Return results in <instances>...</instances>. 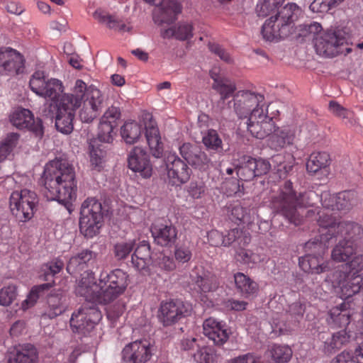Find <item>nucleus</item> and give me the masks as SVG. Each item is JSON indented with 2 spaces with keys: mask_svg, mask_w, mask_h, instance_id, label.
Instances as JSON below:
<instances>
[{
  "mask_svg": "<svg viewBox=\"0 0 363 363\" xmlns=\"http://www.w3.org/2000/svg\"><path fill=\"white\" fill-rule=\"evenodd\" d=\"M341 296L346 299L359 294L363 296V274L348 275L347 278L340 283Z\"/></svg>",
  "mask_w": 363,
  "mask_h": 363,
  "instance_id": "obj_30",
  "label": "nucleus"
},
{
  "mask_svg": "<svg viewBox=\"0 0 363 363\" xmlns=\"http://www.w3.org/2000/svg\"><path fill=\"white\" fill-rule=\"evenodd\" d=\"M128 167L139 173L144 178H149L152 173V167L147 152L140 147H135L128 158Z\"/></svg>",
  "mask_w": 363,
  "mask_h": 363,
  "instance_id": "obj_21",
  "label": "nucleus"
},
{
  "mask_svg": "<svg viewBox=\"0 0 363 363\" xmlns=\"http://www.w3.org/2000/svg\"><path fill=\"white\" fill-rule=\"evenodd\" d=\"M212 88L220 95L218 106H220V111L222 112L225 110L223 105L225 99L231 96L236 90L235 84L226 77L221 82H216V84H212Z\"/></svg>",
  "mask_w": 363,
  "mask_h": 363,
  "instance_id": "obj_43",
  "label": "nucleus"
},
{
  "mask_svg": "<svg viewBox=\"0 0 363 363\" xmlns=\"http://www.w3.org/2000/svg\"><path fill=\"white\" fill-rule=\"evenodd\" d=\"M155 347L147 340H140L128 344L122 351L125 363H145L154 354Z\"/></svg>",
  "mask_w": 363,
  "mask_h": 363,
  "instance_id": "obj_14",
  "label": "nucleus"
},
{
  "mask_svg": "<svg viewBox=\"0 0 363 363\" xmlns=\"http://www.w3.org/2000/svg\"><path fill=\"white\" fill-rule=\"evenodd\" d=\"M272 359L276 363H285L292 357V350L289 346L274 345L269 350Z\"/></svg>",
  "mask_w": 363,
  "mask_h": 363,
  "instance_id": "obj_50",
  "label": "nucleus"
},
{
  "mask_svg": "<svg viewBox=\"0 0 363 363\" xmlns=\"http://www.w3.org/2000/svg\"><path fill=\"white\" fill-rule=\"evenodd\" d=\"M141 133V125L135 121L125 122L121 128V137L127 144L135 143Z\"/></svg>",
  "mask_w": 363,
  "mask_h": 363,
  "instance_id": "obj_46",
  "label": "nucleus"
},
{
  "mask_svg": "<svg viewBox=\"0 0 363 363\" xmlns=\"http://www.w3.org/2000/svg\"><path fill=\"white\" fill-rule=\"evenodd\" d=\"M167 176L174 185L186 183L191 175V169L176 154H169L165 160Z\"/></svg>",
  "mask_w": 363,
  "mask_h": 363,
  "instance_id": "obj_18",
  "label": "nucleus"
},
{
  "mask_svg": "<svg viewBox=\"0 0 363 363\" xmlns=\"http://www.w3.org/2000/svg\"><path fill=\"white\" fill-rule=\"evenodd\" d=\"M279 6V3L273 0H260V2L257 5L256 11L259 16L266 17Z\"/></svg>",
  "mask_w": 363,
  "mask_h": 363,
  "instance_id": "obj_62",
  "label": "nucleus"
},
{
  "mask_svg": "<svg viewBox=\"0 0 363 363\" xmlns=\"http://www.w3.org/2000/svg\"><path fill=\"white\" fill-rule=\"evenodd\" d=\"M74 116L73 114L60 113L57 111V113L55 116L56 129L63 134L67 135L71 133L74 129L73 120Z\"/></svg>",
  "mask_w": 363,
  "mask_h": 363,
  "instance_id": "obj_48",
  "label": "nucleus"
},
{
  "mask_svg": "<svg viewBox=\"0 0 363 363\" xmlns=\"http://www.w3.org/2000/svg\"><path fill=\"white\" fill-rule=\"evenodd\" d=\"M134 240L121 241L113 245V253L117 260L125 259L133 251L135 247Z\"/></svg>",
  "mask_w": 363,
  "mask_h": 363,
  "instance_id": "obj_53",
  "label": "nucleus"
},
{
  "mask_svg": "<svg viewBox=\"0 0 363 363\" xmlns=\"http://www.w3.org/2000/svg\"><path fill=\"white\" fill-rule=\"evenodd\" d=\"M104 214L102 204L95 198H88L82 204L79 230L86 238H91L99 233Z\"/></svg>",
  "mask_w": 363,
  "mask_h": 363,
  "instance_id": "obj_5",
  "label": "nucleus"
},
{
  "mask_svg": "<svg viewBox=\"0 0 363 363\" xmlns=\"http://www.w3.org/2000/svg\"><path fill=\"white\" fill-rule=\"evenodd\" d=\"M100 289L96 298L104 304L111 303L123 294L128 285V275L121 269L102 272L99 277Z\"/></svg>",
  "mask_w": 363,
  "mask_h": 363,
  "instance_id": "obj_4",
  "label": "nucleus"
},
{
  "mask_svg": "<svg viewBox=\"0 0 363 363\" xmlns=\"http://www.w3.org/2000/svg\"><path fill=\"white\" fill-rule=\"evenodd\" d=\"M320 201H322L321 199L314 191H308L297 195L292 188V183L286 181L279 191L272 196L269 206L274 213L298 225L301 219L297 208L313 206Z\"/></svg>",
  "mask_w": 363,
  "mask_h": 363,
  "instance_id": "obj_2",
  "label": "nucleus"
},
{
  "mask_svg": "<svg viewBox=\"0 0 363 363\" xmlns=\"http://www.w3.org/2000/svg\"><path fill=\"white\" fill-rule=\"evenodd\" d=\"M145 1L155 6L153 11V19L159 25L173 23L177 18V15L182 11L180 4L174 0Z\"/></svg>",
  "mask_w": 363,
  "mask_h": 363,
  "instance_id": "obj_16",
  "label": "nucleus"
},
{
  "mask_svg": "<svg viewBox=\"0 0 363 363\" xmlns=\"http://www.w3.org/2000/svg\"><path fill=\"white\" fill-rule=\"evenodd\" d=\"M47 301L48 308L43 314L44 317L52 319L66 311L65 297L60 290L52 292L48 296Z\"/></svg>",
  "mask_w": 363,
  "mask_h": 363,
  "instance_id": "obj_31",
  "label": "nucleus"
},
{
  "mask_svg": "<svg viewBox=\"0 0 363 363\" xmlns=\"http://www.w3.org/2000/svg\"><path fill=\"white\" fill-rule=\"evenodd\" d=\"M31 90L37 95L55 99L62 91V84L57 79H47L44 73L38 71L33 73L29 82Z\"/></svg>",
  "mask_w": 363,
  "mask_h": 363,
  "instance_id": "obj_12",
  "label": "nucleus"
},
{
  "mask_svg": "<svg viewBox=\"0 0 363 363\" xmlns=\"http://www.w3.org/2000/svg\"><path fill=\"white\" fill-rule=\"evenodd\" d=\"M288 27L281 26L274 16L270 17L263 24L261 33L266 41H277L279 39L285 38L291 34Z\"/></svg>",
  "mask_w": 363,
  "mask_h": 363,
  "instance_id": "obj_28",
  "label": "nucleus"
},
{
  "mask_svg": "<svg viewBox=\"0 0 363 363\" xmlns=\"http://www.w3.org/2000/svg\"><path fill=\"white\" fill-rule=\"evenodd\" d=\"M330 155L326 152H313L306 163V169L308 172L315 174L318 171L328 172L327 168L330 164Z\"/></svg>",
  "mask_w": 363,
  "mask_h": 363,
  "instance_id": "obj_40",
  "label": "nucleus"
},
{
  "mask_svg": "<svg viewBox=\"0 0 363 363\" xmlns=\"http://www.w3.org/2000/svg\"><path fill=\"white\" fill-rule=\"evenodd\" d=\"M38 203L37 194L26 189L15 191L10 196L11 211L20 222H26L33 218Z\"/></svg>",
  "mask_w": 363,
  "mask_h": 363,
  "instance_id": "obj_6",
  "label": "nucleus"
},
{
  "mask_svg": "<svg viewBox=\"0 0 363 363\" xmlns=\"http://www.w3.org/2000/svg\"><path fill=\"white\" fill-rule=\"evenodd\" d=\"M164 38H175L179 40H186L193 36V26L187 22H179L177 26L162 30Z\"/></svg>",
  "mask_w": 363,
  "mask_h": 363,
  "instance_id": "obj_38",
  "label": "nucleus"
},
{
  "mask_svg": "<svg viewBox=\"0 0 363 363\" xmlns=\"http://www.w3.org/2000/svg\"><path fill=\"white\" fill-rule=\"evenodd\" d=\"M322 205L333 210H348L356 202V194L352 191H345L331 196L328 194H322Z\"/></svg>",
  "mask_w": 363,
  "mask_h": 363,
  "instance_id": "obj_24",
  "label": "nucleus"
},
{
  "mask_svg": "<svg viewBox=\"0 0 363 363\" xmlns=\"http://www.w3.org/2000/svg\"><path fill=\"white\" fill-rule=\"evenodd\" d=\"M83 107L79 111L82 122L89 123L96 118L105 104V96L101 91L94 86H87L83 91Z\"/></svg>",
  "mask_w": 363,
  "mask_h": 363,
  "instance_id": "obj_8",
  "label": "nucleus"
},
{
  "mask_svg": "<svg viewBox=\"0 0 363 363\" xmlns=\"http://www.w3.org/2000/svg\"><path fill=\"white\" fill-rule=\"evenodd\" d=\"M24 57L17 50L9 48H0V74L16 76L23 72Z\"/></svg>",
  "mask_w": 363,
  "mask_h": 363,
  "instance_id": "obj_15",
  "label": "nucleus"
},
{
  "mask_svg": "<svg viewBox=\"0 0 363 363\" xmlns=\"http://www.w3.org/2000/svg\"><path fill=\"white\" fill-rule=\"evenodd\" d=\"M349 33L345 28H331L314 38V47L318 55L333 57L339 54H348L352 48L345 47Z\"/></svg>",
  "mask_w": 363,
  "mask_h": 363,
  "instance_id": "obj_3",
  "label": "nucleus"
},
{
  "mask_svg": "<svg viewBox=\"0 0 363 363\" xmlns=\"http://www.w3.org/2000/svg\"><path fill=\"white\" fill-rule=\"evenodd\" d=\"M85 90V82L77 79L75 82L72 93L63 94L58 103L57 111L75 116L83 100V91Z\"/></svg>",
  "mask_w": 363,
  "mask_h": 363,
  "instance_id": "obj_20",
  "label": "nucleus"
},
{
  "mask_svg": "<svg viewBox=\"0 0 363 363\" xmlns=\"http://www.w3.org/2000/svg\"><path fill=\"white\" fill-rule=\"evenodd\" d=\"M247 125L248 131L258 139H264L275 130L273 118L267 116V110L262 106L261 108H253Z\"/></svg>",
  "mask_w": 363,
  "mask_h": 363,
  "instance_id": "obj_10",
  "label": "nucleus"
},
{
  "mask_svg": "<svg viewBox=\"0 0 363 363\" xmlns=\"http://www.w3.org/2000/svg\"><path fill=\"white\" fill-rule=\"evenodd\" d=\"M269 140V145L272 149L279 150L286 145L292 144L294 138V132L288 127L276 128Z\"/></svg>",
  "mask_w": 363,
  "mask_h": 363,
  "instance_id": "obj_34",
  "label": "nucleus"
},
{
  "mask_svg": "<svg viewBox=\"0 0 363 363\" xmlns=\"http://www.w3.org/2000/svg\"><path fill=\"white\" fill-rule=\"evenodd\" d=\"M298 6L294 3H289L279 10L274 18L281 26L288 27L291 30V25L298 18Z\"/></svg>",
  "mask_w": 363,
  "mask_h": 363,
  "instance_id": "obj_36",
  "label": "nucleus"
},
{
  "mask_svg": "<svg viewBox=\"0 0 363 363\" xmlns=\"http://www.w3.org/2000/svg\"><path fill=\"white\" fill-rule=\"evenodd\" d=\"M322 26L319 23L313 22L299 26V35L303 38L312 37L313 39L320 34Z\"/></svg>",
  "mask_w": 363,
  "mask_h": 363,
  "instance_id": "obj_59",
  "label": "nucleus"
},
{
  "mask_svg": "<svg viewBox=\"0 0 363 363\" xmlns=\"http://www.w3.org/2000/svg\"><path fill=\"white\" fill-rule=\"evenodd\" d=\"M95 279L92 272L85 271L78 282L76 291L78 294L85 298H94V289L96 288Z\"/></svg>",
  "mask_w": 363,
  "mask_h": 363,
  "instance_id": "obj_42",
  "label": "nucleus"
},
{
  "mask_svg": "<svg viewBox=\"0 0 363 363\" xmlns=\"http://www.w3.org/2000/svg\"><path fill=\"white\" fill-rule=\"evenodd\" d=\"M266 258V256L263 254L252 252L251 250L242 248L235 254V259L238 262L248 265L264 262Z\"/></svg>",
  "mask_w": 363,
  "mask_h": 363,
  "instance_id": "obj_49",
  "label": "nucleus"
},
{
  "mask_svg": "<svg viewBox=\"0 0 363 363\" xmlns=\"http://www.w3.org/2000/svg\"><path fill=\"white\" fill-rule=\"evenodd\" d=\"M234 280L238 291L245 298L255 294L258 291V284L243 273L235 274Z\"/></svg>",
  "mask_w": 363,
  "mask_h": 363,
  "instance_id": "obj_39",
  "label": "nucleus"
},
{
  "mask_svg": "<svg viewBox=\"0 0 363 363\" xmlns=\"http://www.w3.org/2000/svg\"><path fill=\"white\" fill-rule=\"evenodd\" d=\"M43 193L50 201L67 205L77 196L75 172L72 164L64 157L48 162L41 177Z\"/></svg>",
  "mask_w": 363,
  "mask_h": 363,
  "instance_id": "obj_1",
  "label": "nucleus"
},
{
  "mask_svg": "<svg viewBox=\"0 0 363 363\" xmlns=\"http://www.w3.org/2000/svg\"><path fill=\"white\" fill-rule=\"evenodd\" d=\"M18 138L19 135L17 133H11L0 145V161L4 160L10 155L16 146Z\"/></svg>",
  "mask_w": 363,
  "mask_h": 363,
  "instance_id": "obj_56",
  "label": "nucleus"
},
{
  "mask_svg": "<svg viewBox=\"0 0 363 363\" xmlns=\"http://www.w3.org/2000/svg\"><path fill=\"white\" fill-rule=\"evenodd\" d=\"M271 169V164L267 160L254 158L245 155L235 167L236 174L240 180L252 181L256 177L267 174Z\"/></svg>",
  "mask_w": 363,
  "mask_h": 363,
  "instance_id": "obj_11",
  "label": "nucleus"
},
{
  "mask_svg": "<svg viewBox=\"0 0 363 363\" xmlns=\"http://www.w3.org/2000/svg\"><path fill=\"white\" fill-rule=\"evenodd\" d=\"M174 256L175 259L179 262H188L192 256L190 242L177 246L175 247Z\"/></svg>",
  "mask_w": 363,
  "mask_h": 363,
  "instance_id": "obj_61",
  "label": "nucleus"
},
{
  "mask_svg": "<svg viewBox=\"0 0 363 363\" xmlns=\"http://www.w3.org/2000/svg\"><path fill=\"white\" fill-rule=\"evenodd\" d=\"M305 303L300 300H298L289 306L288 312L292 318H295L296 320H298L303 317L305 313Z\"/></svg>",
  "mask_w": 363,
  "mask_h": 363,
  "instance_id": "obj_64",
  "label": "nucleus"
},
{
  "mask_svg": "<svg viewBox=\"0 0 363 363\" xmlns=\"http://www.w3.org/2000/svg\"><path fill=\"white\" fill-rule=\"evenodd\" d=\"M113 123L101 119L99 125L98 139L101 142L110 143L113 140V130L116 128Z\"/></svg>",
  "mask_w": 363,
  "mask_h": 363,
  "instance_id": "obj_54",
  "label": "nucleus"
},
{
  "mask_svg": "<svg viewBox=\"0 0 363 363\" xmlns=\"http://www.w3.org/2000/svg\"><path fill=\"white\" fill-rule=\"evenodd\" d=\"M11 123L19 129L26 128L36 137L42 138L44 135L43 121L40 118H35L32 112L26 108L17 109L10 116Z\"/></svg>",
  "mask_w": 363,
  "mask_h": 363,
  "instance_id": "obj_17",
  "label": "nucleus"
},
{
  "mask_svg": "<svg viewBox=\"0 0 363 363\" xmlns=\"http://www.w3.org/2000/svg\"><path fill=\"white\" fill-rule=\"evenodd\" d=\"M202 142L208 150L216 152H220L223 150L222 140L215 130H208L203 136Z\"/></svg>",
  "mask_w": 363,
  "mask_h": 363,
  "instance_id": "obj_52",
  "label": "nucleus"
},
{
  "mask_svg": "<svg viewBox=\"0 0 363 363\" xmlns=\"http://www.w3.org/2000/svg\"><path fill=\"white\" fill-rule=\"evenodd\" d=\"M230 218L233 221H250L249 210L240 204H235L230 208Z\"/></svg>",
  "mask_w": 363,
  "mask_h": 363,
  "instance_id": "obj_60",
  "label": "nucleus"
},
{
  "mask_svg": "<svg viewBox=\"0 0 363 363\" xmlns=\"http://www.w3.org/2000/svg\"><path fill=\"white\" fill-rule=\"evenodd\" d=\"M328 226H326L323 229L319 238H315L305 243L304 250L306 254L323 256L328 248L330 241L333 240V238H323L325 235H328Z\"/></svg>",
  "mask_w": 363,
  "mask_h": 363,
  "instance_id": "obj_37",
  "label": "nucleus"
},
{
  "mask_svg": "<svg viewBox=\"0 0 363 363\" xmlns=\"http://www.w3.org/2000/svg\"><path fill=\"white\" fill-rule=\"evenodd\" d=\"M363 235V229L362 227L354 222L343 221L338 223H332L328 225V235L323 238H333L344 240L352 242L353 244L358 246L359 240Z\"/></svg>",
  "mask_w": 363,
  "mask_h": 363,
  "instance_id": "obj_13",
  "label": "nucleus"
},
{
  "mask_svg": "<svg viewBox=\"0 0 363 363\" xmlns=\"http://www.w3.org/2000/svg\"><path fill=\"white\" fill-rule=\"evenodd\" d=\"M179 153L190 165L199 169L208 167L211 160L197 145L186 143L179 147Z\"/></svg>",
  "mask_w": 363,
  "mask_h": 363,
  "instance_id": "obj_22",
  "label": "nucleus"
},
{
  "mask_svg": "<svg viewBox=\"0 0 363 363\" xmlns=\"http://www.w3.org/2000/svg\"><path fill=\"white\" fill-rule=\"evenodd\" d=\"M203 330L204 335L217 346L223 345L229 337L225 325L212 318L204 321Z\"/></svg>",
  "mask_w": 363,
  "mask_h": 363,
  "instance_id": "obj_25",
  "label": "nucleus"
},
{
  "mask_svg": "<svg viewBox=\"0 0 363 363\" xmlns=\"http://www.w3.org/2000/svg\"><path fill=\"white\" fill-rule=\"evenodd\" d=\"M17 287L10 284L0 290V305L9 306L17 297Z\"/></svg>",
  "mask_w": 363,
  "mask_h": 363,
  "instance_id": "obj_58",
  "label": "nucleus"
},
{
  "mask_svg": "<svg viewBox=\"0 0 363 363\" xmlns=\"http://www.w3.org/2000/svg\"><path fill=\"white\" fill-rule=\"evenodd\" d=\"M96 257V254L91 250H82L69 259L66 267L67 272L69 274L79 273L92 265L95 262Z\"/></svg>",
  "mask_w": 363,
  "mask_h": 363,
  "instance_id": "obj_26",
  "label": "nucleus"
},
{
  "mask_svg": "<svg viewBox=\"0 0 363 363\" xmlns=\"http://www.w3.org/2000/svg\"><path fill=\"white\" fill-rule=\"evenodd\" d=\"M251 237L250 234L245 231H242L239 228H234L230 230L227 235H224V246L228 247L232 244H235L238 247H243L250 242Z\"/></svg>",
  "mask_w": 363,
  "mask_h": 363,
  "instance_id": "obj_45",
  "label": "nucleus"
},
{
  "mask_svg": "<svg viewBox=\"0 0 363 363\" xmlns=\"http://www.w3.org/2000/svg\"><path fill=\"white\" fill-rule=\"evenodd\" d=\"M38 353L30 344L20 345L9 358V363H37Z\"/></svg>",
  "mask_w": 363,
  "mask_h": 363,
  "instance_id": "obj_33",
  "label": "nucleus"
},
{
  "mask_svg": "<svg viewBox=\"0 0 363 363\" xmlns=\"http://www.w3.org/2000/svg\"><path fill=\"white\" fill-rule=\"evenodd\" d=\"M191 308L180 299L162 301L158 310L157 318L160 323L168 327L178 323L190 314Z\"/></svg>",
  "mask_w": 363,
  "mask_h": 363,
  "instance_id": "obj_9",
  "label": "nucleus"
},
{
  "mask_svg": "<svg viewBox=\"0 0 363 363\" xmlns=\"http://www.w3.org/2000/svg\"><path fill=\"white\" fill-rule=\"evenodd\" d=\"M102 318L101 311L93 303H86L75 311L70 318L74 333L89 334Z\"/></svg>",
  "mask_w": 363,
  "mask_h": 363,
  "instance_id": "obj_7",
  "label": "nucleus"
},
{
  "mask_svg": "<svg viewBox=\"0 0 363 363\" xmlns=\"http://www.w3.org/2000/svg\"><path fill=\"white\" fill-rule=\"evenodd\" d=\"M350 335L345 330L334 333L332 337L325 342L324 350L328 353H333L340 350L343 345L350 342Z\"/></svg>",
  "mask_w": 363,
  "mask_h": 363,
  "instance_id": "obj_44",
  "label": "nucleus"
},
{
  "mask_svg": "<svg viewBox=\"0 0 363 363\" xmlns=\"http://www.w3.org/2000/svg\"><path fill=\"white\" fill-rule=\"evenodd\" d=\"M338 242L333 248L331 257L337 262H345L350 260L352 256L357 254L358 246L353 242L337 239Z\"/></svg>",
  "mask_w": 363,
  "mask_h": 363,
  "instance_id": "obj_32",
  "label": "nucleus"
},
{
  "mask_svg": "<svg viewBox=\"0 0 363 363\" xmlns=\"http://www.w3.org/2000/svg\"><path fill=\"white\" fill-rule=\"evenodd\" d=\"M133 267L139 271L146 270L153 263L151 257L150 245L148 241H140L131 255Z\"/></svg>",
  "mask_w": 363,
  "mask_h": 363,
  "instance_id": "obj_27",
  "label": "nucleus"
},
{
  "mask_svg": "<svg viewBox=\"0 0 363 363\" xmlns=\"http://www.w3.org/2000/svg\"><path fill=\"white\" fill-rule=\"evenodd\" d=\"M150 231L154 242L162 247H172L177 240V230L172 223H155Z\"/></svg>",
  "mask_w": 363,
  "mask_h": 363,
  "instance_id": "obj_23",
  "label": "nucleus"
},
{
  "mask_svg": "<svg viewBox=\"0 0 363 363\" xmlns=\"http://www.w3.org/2000/svg\"><path fill=\"white\" fill-rule=\"evenodd\" d=\"M64 262L60 258H55L43 264L42 270L45 280H49V277H54L60 273L64 267Z\"/></svg>",
  "mask_w": 363,
  "mask_h": 363,
  "instance_id": "obj_55",
  "label": "nucleus"
},
{
  "mask_svg": "<svg viewBox=\"0 0 363 363\" xmlns=\"http://www.w3.org/2000/svg\"><path fill=\"white\" fill-rule=\"evenodd\" d=\"M145 137L152 156L156 158L162 157L163 146L158 128L153 125L146 127Z\"/></svg>",
  "mask_w": 363,
  "mask_h": 363,
  "instance_id": "obj_41",
  "label": "nucleus"
},
{
  "mask_svg": "<svg viewBox=\"0 0 363 363\" xmlns=\"http://www.w3.org/2000/svg\"><path fill=\"white\" fill-rule=\"evenodd\" d=\"M191 279L200 291L203 293L214 291L219 286L218 278L210 272L202 270L201 274L197 273L195 276L191 275Z\"/></svg>",
  "mask_w": 363,
  "mask_h": 363,
  "instance_id": "obj_35",
  "label": "nucleus"
},
{
  "mask_svg": "<svg viewBox=\"0 0 363 363\" xmlns=\"http://www.w3.org/2000/svg\"><path fill=\"white\" fill-rule=\"evenodd\" d=\"M90 162L98 171L102 167L105 152L99 147L96 140L89 143Z\"/></svg>",
  "mask_w": 363,
  "mask_h": 363,
  "instance_id": "obj_51",
  "label": "nucleus"
},
{
  "mask_svg": "<svg viewBox=\"0 0 363 363\" xmlns=\"http://www.w3.org/2000/svg\"><path fill=\"white\" fill-rule=\"evenodd\" d=\"M121 116V113L119 107L113 105L105 111L101 119L117 126V121L120 119Z\"/></svg>",
  "mask_w": 363,
  "mask_h": 363,
  "instance_id": "obj_63",
  "label": "nucleus"
},
{
  "mask_svg": "<svg viewBox=\"0 0 363 363\" xmlns=\"http://www.w3.org/2000/svg\"><path fill=\"white\" fill-rule=\"evenodd\" d=\"M298 264L303 271L311 274H319L330 269L328 263L323 259V256L313 254H306L299 257Z\"/></svg>",
  "mask_w": 363,
  "mask_h": 363,
  "instance_id": "obj_29",
  "label": "nucleus"
},
{
  "mask_svg": "<svg viewBox=\"0 0 363 363\" xmlns=\"http://www.w3.org/2000/svg\"><path fill=\"white\" fill-rule=\"evenodd\" d=\"M193 358L196 363H213L215 354L211 347H201L194 353Z\"/></svg>",
  "mask_w": 363,
  "mask_h": 363,
  "instance_id": "obj_57",
  "label": "nucleus"
},
{
  "mask_svg": "<svg viewBox=\"0 0 363 363\" xmlns=\"http://www.w3.org/2000/svg\"><path fill=\"white\" fill-rule=\"evenodd\" d=\"M52 286L50 283H46L33 286L26 299H25L21 303V308L23 311L33 306L37 302L40 296L44 294V292L48 290Z\"/></svg>",
  "mask_w": 363,
  "mask_h": 363,
  "instance_id": "obj_47",
  "label": "nucleus"
},
{
  "mask_svg": "<svg viewBox=\"0 0 363 363\" xmlns=\"http://www.w3.org/2000/svg\"><path fill=\"white\" fill-rule=\"evenodd\" d=\"M263 96L249 91H240L233 96L234 110L239 118H249L254 106L261 108L259 103L263 100Z\"/></svg>",
  "mask_w": 363,
  "mask_h": 363,
  "instance_id": "obj_19",
  "label": "nucleus"
}]
</instances>
